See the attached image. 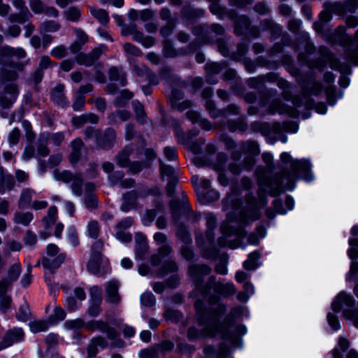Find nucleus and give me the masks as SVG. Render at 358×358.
Wrapping results in <instances>:
<instances>
[{
    "label": "nucleus",
    "mask_w": 358,
    "mask_h": 358,
    "mask_svg": "<svg viewBox=\"0 0 358 358\" xmlns=\"http://www.w3.org/2000/svg\"><path fill=\"white\" fill-rule=\"evenodd\" d=\"M280 159L285 164L282 172L276 175L273 179L265 178L258 173L259 185V201L257 202L252 197H248L246 206L238 213L236 218L241 224H246L248 222L255 221L260 216L259 208L265 204L264 194L268 192L271 195L279 194L282 189L292 190L294 182L299 177L308 178L310 165L306 159H294L287 152H282Z\"/></svg>",
    "instance_id": "obj_1"
},
{
    "label": "nucleus",
    "mask_w": 358,
    "mask_h": 358,
    "mask_svg": "<svg viewBox=\"0 0 358 358\" xmlns=\"http://www.w3.org/2000/svg\"><path fill=\"white\" fill-rule=\"evenodd\" d=\"M195 308L200 328L192 326L188 329L187 337L190 341L213 336L216 333H220L223 338L229 339L231 343H235L238 339V335L245 333V330L241 326L224 327L218 324V315L225 311L226 309L222 304H218L216 310L211 311L207 310L203 307L202 302L197 300L195 302Z\"/></svg>",
    "instance_id": "obj_2"
},
{
    "label": "nucleus",
    "mask_w": 358,
    "mask_h": 358,
    "mask_svg": "<svg viewBox=\"0 0 358 358\" xmlns=\"http://www.w3.org/2000/svg\"><path fill=\"white\" fill-rule=\"evenodd\" d=\"M355 301L353 297L344 291L341 292L331 303L334 312L342 310L343 317L352 322L358 328V308L355 307Z\"/></svg>",
    "instance_id": "obj_3"
},
{
    "label": "nucleus",
    "mask_w": 358,
    "mask_h": 358,
    "mask_svg": "<svg viewBox=\"0 0 358 358\" xmlns=\"http://www.w3.org/2000/svg\"><path fill=\"white\" fill-rule=\"evenodd\" d=\"M54 177L56 180L65 183L71 182V189L75 196H80L83 194V179L80 173H73L69 171H54Z\"/></svg>",
    "instance_id": "obj_4"
},
{
    "label": "nucleus",
    "mask_w": 358,
    "mask_h": 358,
    "mask_svg": "<svg viewBox=\"0 0 358 358\" xmlns=\"http://www.w3.org/2000/svg\"><path fill=\"white\" fill-rule=\"evenodd\" d=\"M211 271V268L205 264L201 265H191L189 266V274L192 280L196 283V289H199L202 295L206 296L208 293V284L202 287L201 282L202 278L208 275Z\"/></svg>",
    "instance_id": "obj_5"
},
{
    "label": "nucleus",
    "mask_w": 358,
    "mask_h": 358,
    "mask_svg": "<svg viewBox=\"0 0 358 358\" xmlns=\"http://www.w3.org/2000/svg\"><path fill=\"white\" fill-rule=\"evenodd\" d=\"M327 10L333 11L338 15H344L348 13H353L358 8L357 0H346L344 2H327Z\"/></svg>",
    "instance_id": "obj_6"
},
{
    "label": "nucleus",
    "mask_w": 358,
    "mask_h": 358,
    "mask_svg": "<svg viewBox=\"0 0 358 358\" xmlns=\"http://www.w3.org/2000/svg\"><path fill=\"white\" fill-rule=\"evenodd\" d=\"M320 52L322 55V59L320 62L313 64V67L322 69L325 66V64L329 62L331 69L338 70L341 72L348 71L349 66L348 65H341L338 59L329 52L327 49L321 48Z\"/></svg>",
    "instance_id": "obj_7"
},
{
    "label": "nucleus",
    "mask_w": 358,
    "mask_h": 358,
    "mask_svg": "<svg viewBox=\"0 0 358 358\" xmlns=\"http://www.w3.org/2000/svg\"><path fill=\"white\" fill-rule=\"evenodd\" d=\"M24 336V334L21 328L15 327L8 330L0 341V350L11 346L14 343L20 342Z\"/></svg>",
    "instance_id": "obj_8"
},
{
    "label": "nucleus",
    "mask_w": 358,
    "mask_h": 358,
    "mask_svg": "<svg viewBox=\"0 0 358 358\" xmlns=\"http://www.w3.org/2000/svg\"><path fill=\"white\" fill-rule=\"evenodd\" d=\"M208 290L213 288L214 291L224 297H228L234 295L236 292V289L232 283L227 282H216L214 277H210L208 282Z\"/></svg>",
    "instance_id": "obj_9"
},
{
    "label": "nucleus",
    "mask_w": 358,
    "mask_h": 358,
    "mask_svg": "<svg viewBox=\"0 0 358 358\" xmlns=\"http://www.w3.org/2000/svg\"><path fill=\"white\" fill-rule=\"evenodd\" d=\"M86 329L90 331L96 329L103 333H106L108 339H115L117 336V331L110 327L107 322L102 320H92L86 324Z\"/></svg>",
    "instance_id": "obj_10"
},
{
    "label": "nucleus",
    "mask_w": 358,
    "mask_h": 358,
    "mask_svg": "<svg viewBox=\"0 0 358 358\" xmlns=\"http://www.w3.org/2000/svg\"><path fill=\"white\" fill-rule=\"evenodd\" d=\"M18 88L15 84H8L4 88L3 95L0 97V105L3 108H8L16 100Z\"/></svg>",
    "instance_id": "obj_11"
},
{
    "label": "nucleus",
    "mask_w": 358,
    "mask_h": 358,
    "mask_svg": "<svg viewBox=\"0 0 358 358\" xmlns=\"http://www.w3.org/2000/svg\"><path fill=\"white\" fill-rule=\"evenodd\" d=\"M322 36L327 41L332 43H339L341 45L347 44L351 42L352 39L350 36L345 34V29L343 27H338L331 34H323Z\"/></svg>",
    "instance_id": "obj_12"
},
{
    "label": "nucleus",
    "mask_w": 358,
    "mask_h": 358,
    "mask_svg": "<svg viewBox=\"0 0 358 358\" xmlns=\"http://www.w3.org/2000/svg\"><path fill=\"white\" fill-rule=\"evenodd\" d=\"M9 283L6 279L0 281V312L5 314L11 307L12 298L7 294Z\"/></svg>",
    "instance_id": "obj_13"
},
{
    "label": "nucleus",
    "mask_w": 358,
    "mask_h": 358,
    "mask_svg": "<svg viewBox=\"0 0 358 358\" xmlns=\"http://www.w3.org/2000/svg\"><path fill=\"white\" fill-rule=\"evenodd\" d=\"M116 139V133L113 129L108 128L106 129L104 134L100 136L97 139V145L105 150H109L115 144Z\"/></svg>",
    "instance_id": "obj_14"
},
{
    "label": "nucleus",
    "mask_w": 358,
    "mask_h": 358,
    "mask_svg": "<svg viewBox=\"0 0 358 358\" xmlns=\"http://www.w3.org/2000/svg\"><path fill=\"white\" fill-rule=\"evenodd\" d=\"M120 283L116 280H111L106 285V292L107 295L106 300L111 303H118L120 300V296L118 294Z\"/></svg>",
    "instance_id": "obj_15"
},
{
    "label": "nucleus",
    "mask_w": 358,
    "mask_h": 358,
    "mask_svg": "<svg viewBox=\"0 0 358 358\" xmlns=\"http://www.w3.org/2000/svg\"><path fill=\"white\" fill-rule=\"evenodd\" d=\"M108 346V342L103 336H98L92 338L87 346L89 358L94 357L98 353V347L105 349Z\"/></svg>",
    "instance_id": "obj_16"
},
{
    "label": "nucleus",
    "mask_w": 358,
    "mask_h": 358,
    "mask_svg": "<svg viewBox=\"0 0 358 358\" xmlns=\"http://www.w3.org/2000/svg\"><path fill=\"white\" fill-rule=\"evenodd\" d=\"M95 186L92 182H86L85 184V194L84 196V203L87 209H94L98 206V200L96 196L93 194Z\"/></svg>",
    "instance_id": "obj_17"
},
{
    "label": "nucleus",
    "mask_w": 358,
    "mask_h": 358,
    "mask_svg": "<svg viewBox=\"0 0 358 358\" xmlns=\"http://www.w3.org/2000/svg\"><path fill=\"white\" fill-rule=\"evenodd\" d=\"M184 97V94L179 90H173L170 98L171 106L178 110H184L190 106L189 101H183L180 102Z\"/></svg>",
    "instance_id": "obj_18"
},
{
    "label": "nucleus",
    "mask_w": 358,
    "mask_h": 358,
    "mask_svg": "<svg viewBox=\"0 0 358 358\" xmlns=\"http://www.w3.org/2000/svg\"><path fill=\"white\" fill-rule=\"evenodd\" d=\"M25 52L20 48L14 49L10 47H3L0 49V63L6 64L8 59L16 56L17 58L25 57Z\"/></svg>",
    "instance_id": "obj_19"
},
{
    "label": "nucleus",
    "mask_w": 358,
    "mask_h": 358,
    "mask_svg": "<svg viewBox=\"0 0 358 358\" xmlns=\"http://www.w3.org/2000/svg\"><path fill=\"white\" fill-rule=\"evenodd\" d=\"M15 184V182L13 176L5 174L3 168L0 166V194H4L6 191L12 190Z\"/></svg>",
    "instance_id": "obj_20"
},
{
    "label": "nucleus",
    "mask_w": 358,
    "mask_h": 358,
    "mask_svg": "<svg viewBox=\"0 0 358 358\" xmlns=\"http://www.w3.org/2000/svg\"><path fill=\"white\" fill-rule=\"evenodd\" d=\"M170 207L173 217L174 219L177 218L182 211L185 212L189 210L186 196L182 194L181 201H179L177 199H172L170 201Z\"/></svg>",
    "instance_id": "obj_21"
},
{
    "label": "nucleus",
    "mask_w": 358,
    "mask_h": 358,
    "mask_svg": "<svg viewBox=\"0 0 358 358\" xmlns=\"http://www.w3.org/2000/svg\"><path fill=\"white\" fill-rule=\"evenodd\" d=\"M71 152L69 155V160L71 163L74 164L76 163L82 154V150L84 148V143L82 141V139L78 138L74 139L71 143Z\"/></svg>",
    "instance_id": "obj_22"
},
{
    "label": "nucleus",
    "mask_w": 358,
    "mask_h": 358,
    "mask_svg": "<svg viewBox=\"0 0 358 358\" xmlns=\"http://www.w3.org/2000/svg\"><path fill=\"white\" fill-rule=\"evenodd\" d=\"M227 161V157L224 154H219L217 157V163L215 166V169L219 172L217 179L220 185L222 186H227L229 184V180L222 172L224 165Z\"/></svg>",
    "instance_id": "obj_23"
},
{
    "label": "nucleus",
    "mask_w": 358,
    "mask_h": 358,
    "mask_svg": "<svg viewBox=\"0 0 358 358\" xmlns=\"http://www.w3.org/2000/svg\"><path fill=\"white\" fill-rule=\"evenodd\" d=\"M64 85L59 84L51 92L52 101L62 107L68 104V101L64 94Z\"/></svg>",
    "instance_id": "obj_24"
},
{
    "label": "nucleus",
    "mask_w": 358,
    "mask_h": 358,
    "mask_svg": "<svg viewBox=\"0 0 358 358\" xmlns=\"http://www.w3.org/2000/svg\"><path fill=\"white\" fill-rule=\"evenodd\" d=\"M17 70H22V65L13 64L10 66H6L2 68L1 71V77L5 80H15L17 78Z\"/></svg>",
    "instance_id": "obj_25"
},
{
    "label": "nucleus",
    "mask_w": 358,
    "mask_h": 358,
    "mask_svg": "<svg viewBox=\"0 0 358 358\" xmlns=\"http://www.w3.org/2000/svg\"><path fill=\"white\" fill-rule=\"evenodd\" d=\"M65 257L66 256L64 254H60L52 259L51 258L45 257L41 259V264L45 268L50 270V272L52 273L54 270L57 268L62 264L65 259Z\"/></svg>",
    "instance_id": "obj_26"
},
{
    "label": "nucleus",
    "mask_w": 358,
    "mask_h": 358,
    "mask_svg": "<svg viewBox=\"0 0 358 358\" xmlns=\"http://www.w3.org/2000/svg\"><path fill=\"white\" fill-rule=\"evenodd\" d=\"M101 264V254L100 252L92 253L87 264L88 271L93 274H97L100 272Z\"/></svg>",
    "instance_id": "obj_27"
},
{
    "label": "nucleus",
    "mask_w": 358,
    "mask_h": 358,
    "mask_svg": "<svg viewBox=\"0 0 358 358\" xmlns=\"http://www.w3.org/2000/svg\"><path fill=\"white\" fill-rule=\"evenodd\" d=\"M229 352V348L222 344L218 350H215L212 346H206L204 352L206 358H224Z\"/></svg>",
    "instance_id": "obj_28"
},
{
    "label": "nucleus",
    "mask_w": 358,
    "mask_h": 358,
    "mask_svg": "<svg viewBox=\"0 0 358 358\" xmlns=\"http://www.w3.org/2000/svg\"><path fill=\"white\" fill-rule=\"evenodd\" d=\"M48 143V136L41 134L36 143L37 156L39 157H45L50 153L47 145Z\"/></svg>",
    "instance_id": "obj_29"
},
{
    "label": "nucleus",
    "mask_w": 358,
    "mask_h": 358,
    "mask_svg": "<svg viewBox=\"0 0 358 358\" xmlns=\"http://www.w3.org/2000/svg\"><path fill=\"white\" fill-rule=\"evenodd\" d=\"M133 151L131 145H127L116 155V162L121 167H126L129 165V155Z\"/></svg>",
    "instance_id": "obj_30"
},
{
    "label": "nucleus",
    "mask_w": 358,
    "mask_h": 358,
    "mask_svg": "<svg viewBox=\"0 0 358 358\" xmlns=\"http://www.w3.org/2000/svg\"><path fill=\"white\" fill-rule=\"evenodd\" d=\"M322 90V86L320 83L316 81H309L303 87L302 94L304 97L310 95H317Z\"/></svg>",
    "instance_id": "obj_31"
},
{
    "label": "nucleus",
    "mask_w": 358,
    "mask_h": 358,
    "mask_svg": "<svg viewBox=\"0 0 358 358\" xmlns=\"http://www.w3.org/2000/svg\"><path fill=\"white\" fill-rule=\"evenodd\" d=\"M34 219V215L31 212L16 211L13 215V222L17 224H22L24 227L29 225Z\"/></svg>",
    "instance_id": "obj_32"
},
{
    "label": "nucleus",
    "mask_w": 358,
    "mask_h": 358,
    "mask_svg": "<svg viewBox=\"0 0 358 358\" xmlns=\"http://www.w3.org/2000/svg\"><path fill=\"white\" fill-rule=\"evenodd\" d=\"M34 194L35 192L30 188L23 189L18 200L19 208L23 209L28 207L31 204V199Z\"/></svg>",
    "instance_id": "obj_33"
},
{
    "label": "nucleus",
    "mask_w": 358,
    "mask_h": 358,
    "mask_svg": "<svg viewBox=\"0 0 358 358\" xmlns=\"http://www.w3.org/2000/svg\"><path fill=\"white\" fill-rule=\"evenodd\" d=\"M148 244L145 237L142 234L136 236V255L140 259H143L148 252Z\"/></svg>",
    "instance_id": "obj_34"
},
{
    "label": "nucleus",
    "mask_w": 358,
    "mask_h": 358,
    "mask_svg": "<svg viewBox=\"0 0 358 358\" xmlns=\"http://www.w3.org/2000/svg\"><path fill=\"white\" fill-rule=\"evenodd\" d=\"M132 38L134 41L141 43L146 48L152 46L155 42L152 36H144L143 33L138 31L137 29L135 30Z\"/></svg>",
    "instance_id": "obj_35"
},
{
    "label": "nucleus",
    "mask_w": 358,
    "mask_h": 358,
    "mask_svg": "<svg viewBox=\"0 0 358 358\" xmlns=\"http://www.w3.org/2000/svg\"><path fill=\"white\" fill-rule=\"evenodd\" d=\"M15 317L17 320L25 322L31 317L29 306L26 301H23L16 312Z\"/></svg>",
    "instance_id": "obj_36"
},
{
    "label": "nucleus",
    "mask_w": 358,
    "mask_h": 358,
    "mask_svg": "<svg viewBox=\"0 0 358 358\" xmlns=\"http://www.w3.org/2000/svg\"><path fill=\"white\" fill-rule=\"evenodd\" d=\"M131 116L129 111L125 110H117L112 113L108 116L110 124H116L118 121L124 122L127 120Z\"/></svg>",
    "instance_id": "obj_37"
},
{
    "label": "nucleus",
    "mask_w": 358,
    "mask_h": 358,
    "mask_svg": "<svg viewBox=\"0 0 358 358\" xmlns=\"http://www.w3.org/2000/svg\"><path fill=\"white\" fill-rule=\"evenodd\" d=\"M109 79L112 81H119L122 86H124L127 84L124 73L115 66L109 69Z\"/></svg>",
    "instance_id": "obj_38"
},
{
    "label": "nucleus",
    "mask_w": 358,
    "mask_h": 358,
    "mask_svg": "<svg viewBox=\"0 0 358 358\" xmlns=\"http://www.w3.org/2000/svg\"><path fill=\"white\" fill-rule=\"evenodd\" d=\"M30 330L34 333L46 331L49 327V322L45 320H34L29 324Z\"/></svg>",
    "instance_id": "obj_39"
},
{
    "label": "nucleus",
    "mask_w": 358,
    "mask_h": 358,
    "mask_svg": "<svg viewBox=\"0 0 358 358\" xmlns=\"http://www.w3.org/2000/svg\"><path fill=\"white\" fill-rule=\"evenodd\" d=\"M91 14L99 20V22L105 25L108 22V13L103 9L90 8Z\"/></svg>",
    "instance_id": "obj_40"
},
{
    "label": "nucleus",
    "mask_w": 358,
    "mask_h": 358,
    "mask_svg": "<svg viewBox=\"0 0 358 358\" xmlns=\"http://www.w3.org/2000/svg\"><path fill=\"white\" fill-rule=\"evenodd\" d=\"M133 97V94L127 90H123L120 92L118 96L114 101V105L117 107H122L125 105L127 101Z\"/></svg>",
    "instance_id": "obj_41"
},
{
    "label": "nucleus",
    "mask_w": 358,
    "mask_h": 358,
    "mask_svg": "<svg viewBox=\"0 0 358 358\" xmlns=\"http://www.w3.org/2000/svg\"><path fill=\"white\" fill-rule=\"evenodd\" d=\"M57 213V209L56 206H52L49 208L47 215L43 219V222L45 225L46 228H49L51 225L55 224L56 221Z\"/></svg>",
    "instance_id": "obj_42"
},
{
    "label": "nucleus",
    "mask_w": 358,
    "mask_h": 358,
    "mask_svg": "<svg viewBox=\"0 0 358 358\" xmlns=\"http://www.w3.org/2000/svg\"><path fill=\"white\" fill-rule=\"evenodd\" d=\"M209 29H210V31L208 30V27H199L198 28H196L194 31L196 34H203V32H205V33L213 32L216 35H221L224 32L223 27L217 24H212Z\"/></svg>",
    "instance_id": "obj_43"
},
{
    "label": "nucleus",
    "mask_w": 358,
    "mask_h": 358,
    "mask_svg": "<svg viewBox=\"0 0 358 358\" xmlns=\"http://www.w3.org/2000/svg\"><path fill=\"white\" fill-rule=\"evenodd\" d=\"M259 253L257 251L250 253L248 258L244 262V267L248 270L255 269L257 266V261L259 259Z\"/></svg>",
    "instance_id": "obj_44"
},
{
    "label": "nucleus",
    "mask_w": 358,
    "mask_h": 358,
    "mask_svg": "<svg viewBox=\"0 0 358 358\" xmlns=\"http://www.w3.org/2000/svg\"><path fill=\"white\" fill-rule=\"evenodd\" d=\"M21 266L19 263H15L13 264L8 271V280H6L8 282H13L15 281L20 273H21ZM10 284V282H8Z\"/></svg>",
    "instance_id": "obj_45"
},
{
    "label": "nucleus",
    "mask_w": 358,
    "mask_h": 358,
    "mask_svg": "<svg viewBox=\"0 0 358 358\" xmlns=\"http://www.w3.org/2000/svg\"><path fill=\"white\" fill-rule=\"evenodd\" d=\"M100 226L96 220H90L87 226V234L92 238H96L99 234Z\"/></svg>",
    "instance_id": "obj_46"
},
{
    "label": "nucleus",
    "mask_w": 358,
    "mask_h": 358,
    "mask_svg": "<svg viewBox=\"0 0 358 358\" xmlns=\"http://www.w3.org/2000/svg\"><path fill=\"white\" fill-rule=\"evenodd\" d=\"M123 49L128 57H140L143 54L138 47L130 43H124L123 45Z\"/></svg>",
    "instance_id": "obj_47"
},
{
    "label": "nucleus",
    "mask_w": 358,
    "mask_h": 358,
    "mask_svg": "<svg viewBox=\"0 0 358 358\" xmlns=\"http://www.w3.org/2000/svg\"><path fill=\"white\" fill-rule=\"evenodd\" d=\"M42 134H46L48 136V142L50 141L51 143L56 146L60 145L62 141L64 140L65 136L63 132H56V133H43Z\"/></svg>",
    "instance_id": "obj_48"
},
{
    "label": "nucleus",
    "mask_w": 358,
    "mask_h": 358,
    "mask_svg": "<svg viewBox=\"0 0 358 358\" xmlns=\"http://www.w3.org/2000/svg\"><path fill=\"white\" fill-rule=\"evenodd\" d=\"M206 226L208 228V230L206 231V236L209 241L211 240L213 236L211 231L216 226V220L214 215L212 214L208 213L206 215Z\"/></svg>",
    "instance_id": "obj_49"
},
{
    "label": "nucleus",
    "mask_w": 358,
    "mask_h": 358,
    "mask_svg": "<svg viewBox=\"0 0 358 358\" xmlns=\"http://www.w3.org/2000/svg\"><path fill=\"white\" fill-rule=\"evenodd\" d=\"M249 20L245 16H241L236 21L235 32L236 34L240 35L243 34V31L249 27Z\"/></svg>",
    "instance_id": "obj_50"
},
{
    "label": "nucleus",
    "mask_w": 358,
    "mask_h": 358,
    "mask_svg": "<svg viewBox=\"0 0 358 358\" xmlns=\"http://www.w3.org/2000/svg\"><path fill=\"white\" fill-rule=\"evenodd\" d=\"M353 41L354 43L356 45L357 48L355 50H350L347 54V58L350 62L358 64V30L355 33Z\"/></svg>",
    "instance_id": "obj_51"
},
{
    "label": "nucleus",
    "mask_w": 358,
    "mask_h": 358,
    "mask_svg": "<svg viewBox=\"0 0 358 358\" xmlns=\"http://www.w3.org/2000/svg\"><path fill=\"white\" fill-rule=\"evenodd\" d=\"M86 324L83 320L78 318L76 320H68L65 322V327L69 329H86Z\"/></svg>",
    "instance_id": "obj_52"
},
{
    "label": "nucleus",
    "mask_w": 358,
    "mask_h": 358,
    "mask_svg": "<svg viewBox=\"0 0 358 358\" xmlns=\"http://www.w3.org/2000/svg\"><path fill=\"white\" fill-rule=\"evenodd\" d=\"M22 248V245L20 242L15 241V240H10L8 241L6 243L5 248H4V252H19Z\"/></svg>",
    "instance_id": "obj_53"
},
{
    "label": "nucleus",
    "mask_w": 358,
    "mask_h": 358,
    "mask_svg": "<svg viewBox=\"0 0 358 358\" xmlns=\"http://www.w3.org/2000/svg\"><path fill=\"white\" fill-rule=\"evenodd\" d=\"M242 150L249 152L250 155H257L259 153V149L257 143L255 142H247L243 144Z\"/></svg>",
    "instance_id": "obj_54"
},
{
    "label": "nucleus",
    "mask_w": 358,
    "mask_h": 358,
    "mask_svg": "<svg viewBox=\"0 0 358 358\" xmlns=\"http://www.w3.org/2000/svg\"><path fill=\"white\" fill-rule=\"evenodd\" d=\"M133 106L137 120L141 123H143L145 120V115L143 106L140 103L136 101L133 102Z\"/></svg>",
    "instance_id": "obj_55"
},
{
    "label": "nucleus",
    "mask_w": 358,
    "mask_h": 358,
    "mask_svg": "<svg viewBox=\"0 0 358 358\" xmlns=\"http://www.w3.org/2000/svg\"><path fill=\"white\" fill-rule=\"evenodd\" d=\"M176 234L179 238H180L185 244H188L191 242V238L189 234L184 226H179Z\"/></svg>",
    "instance_id": "obj_56"
},
{
    "label": "nucleus",
    "mask_w": 358,
    "mask_h": 358,
    "mask_svg": "<svg viewBox=\"0 0 358 358\" xmlns=\"http://www.w3.org/2000/svg\"><path fill=\"white\" fill-rule=\"evenodd\" d=\"M141 303L147 307H151L155 303V298L151 292H145L141 296Z\"/></svg>",
    "instance_id": "obj_57"
},
{
    "label": "nucleus",
    "mask_w": 358,
    "mask_h": 358,
    "mask_svg": "<svg viewBox=\"0 0 358 358\" xmlns=\"http://www.w3.org/2000/svg\"><path fill=\"white\" fill-rule=\"evenodd\" d=\"M41 28L45 32H55L59 29V24L55 21H46L41 24Z\"/></svg>",
    "instance_id": "obj_58"
},
{
    "label": "nucleus",
    "mask_w": 358,
    "mask_h": 358,
    "mask_svg": "<svg viewBox=\"0 0 358 358\" xmlns=\"http://www.w3.org/2000/svg\"><path fill=\"white\" fill-rule=\"evenodd\" d=\"M76 62L80 65H85L87 66H92L94 64L89 54L83 53H80L76 56Z\"/></svg>",
    "instance_id": "obj_59"
},
{
    "label": "nucleus",
    "mask_w": 358,
    "mask_h": 358,
    "mask_svg": "<svg viewBox=\"0 0 358 358\" xmlns=\"http://www.w3.org/2000/svg\"><path fill=\"white\" fill-rule=\"evenodd\" d=\"M102 290L98 286H93L90 289V295L91 301H95L98 302H101L102 298Z\"/></svg>",
    "instance_id": "obj_60"
},
{
    "label": "nucleus",
    "mask_w": 358,
    "mask_h": 358,
    "mask_svg": "<svg viewBox=\"0 0 358 358\" xmlns=\"http://www.w3.org/2000/svg\"><path fill=\"white\" fill-rule=\"evenodd\" d=\"M101 302L91 301L90 306L87 310V313L91 317H96L99 315L101 312Z\"/></svg>",
    "instance_id": "obj_61"
},
{
    "label": "nucleus",
    "mask_w": 358,
    "mask_h": 358,
    "mask_svg": "<svg viewBox=\"0 0 358 358\" xmlns=\"http://www.w3.org/2000/svg\"><path fill=\"white\" fill-rule=\"evenodd\" d=\"M234 197V193L227 194L224 199V203L227 205H230L234 209H238L240 206L241 201Z\"/></svg>",
    "instance_id": "obj_62"
},
{
    "label": "nucleus",
    "mask_w": 358,
    "mask_h": 358,
    "mask_svg": "<svg viewBox=\"0 0 358 358\" xmlns=\"http://www.w3.org/2000/svg\"><path fill=\"white\" fill-rule=\"evenodd\" d=\"M20 138V130L13 129L8 134V140L10 146L17 144Z\"/></svg>",
    "instance_id": "obj_63"
},
{
    "label": "nucleus",
    "mask_w": 358,
    "mask_h": 358,
    "mask_svg": "<svg viewBox=\"0 0 358 358\" xmlns=\"http://www.w3.org/2000/svg\"><path fill=\"white\" fill-rule=\"evenodd\" d=\"M85 103V96L80 94L76 93L74 102L72 106L73 110H80L84 106Z\"/></svg>",
    "instance_id": "obj_64"
}]
</instances>
